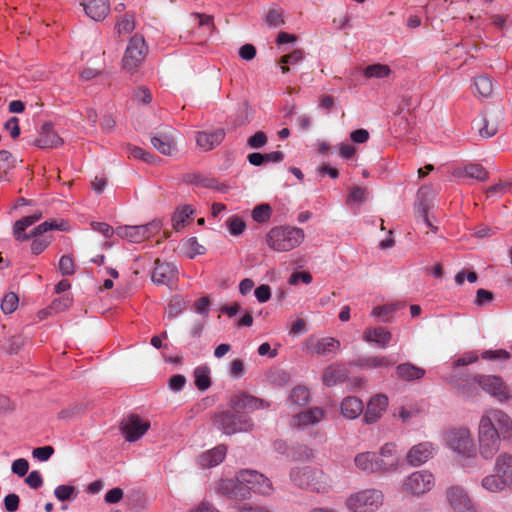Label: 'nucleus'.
I'll list each match as a JSON object with an SVG mask.
<instances>
[{
	"instance_id": "36",
	"label": "nucleus",
	"mask_w": 512,
	"mask_h": 512,
	"mask_svg": "<svg viewBox=\"0 0 512 512\" xmlns=\"http://www.w3.org/2000/svg\"><path fill=\"white\" fill-rule=\"evenodd\" d=\"M481 486L488 492L499 493L511 486V484L495 473L485 476L481 481Z\"/></svg>"
},
{
	"instance_id": "52",
	"label": "nucleus",
	"mask_w": 512,
	"mask_h": 512,
	"mask_svg": "<svg viewBox=\"0 0 512 512\" xmlns=\"http://www.w3.org/2000/svg\"><path fill=\"white\" fill-rule=\"evenodd\" d=\"M396 310L394 305H383L374 307L372 316L379 317L383 322H389L391 314Z\"/></svg>"
},
{
	"instance_id": "34",
	"label": "nucleus",
	"mask_w": 512,
	"mask_h": 512,
	"mask_svg": "<svg viewBox=\"0 0 512 512\" xmlns=\"http://www.w3.org/2000/svg\"><path fill=\"white\" fill-rule=\"evenodd\" d=\"M347 377L348 370L344 366L331 365L326 369L323 375V383L326 386L331 387L345 382Z\"/></svg>"
},
{
	"instance_id": "55",
	"label": "nucleus",
	"mask_w": 512,
	"mask_h": 512,
	"mask_svg": "<svg viewBox=\"0 0 512 512\" xmlns=\"http://www.w3.org/2000/svg\"><path fill=\"white\" fill-rule=\"evenodd\" d=\"M14 167L13 155L7 150L0 151V175L7 173Z\"/></svg>"
},
{
	"instance_id": "25",
	"label": "nucleus",
	"mask_w": 512,
	"mask_h": 512,
	"mask_svg": "<svg viewBox=\"0 0 512 512\" xmlns=\"http://www.w3.org/2000/svg\"><path fill=\"white\" fill-rule=\"evenodd\" d=\"M42 218V212L36 211L31 215L25 216L18 221L15 222L14 228H13V234L16 240L18 241H26L32 238V231L27 234L24 231L39 221Z\"/></svg>"
},
{
	"instance_id": "6",
	"label": "nucleus",
	"mask_w": 512,
	"mask_h": 512,
	"mask_svg": "<svg viewBox=\"0 0 512 512\" xmlns=\"http://www.w3.org/2000/svg\"><path fill=\"white\" fill-rule=\"evenodd\" d=\"M444 445L463 457H470L473 452V443L468 428H452L443 434Z\"/></svg>"
},
{
	"instance_id": "42",
	"label": "nucleus",
	"mask_w": 512,
	"mask_h": 512,
	"mask_svg": "<svg viewBox=\"0 0 512 512\" xmlns=\"http://www.w3.org/2000/svg\"><path fill=\"white\" fill-rule=\"evenodd\" d=\"M195 386L200 391L207 390L211 385L210 370L206 366H199L194 370Z\"/></svg>"
},
{
	"instance_id": "37",
	"label": "nucleus",
	"mask_w": 512,
	"mask_h": 512,
	"mask_svg": "<svg viewBox=\"0 0 512 512\" xmlns=\"http://www.w3.org/2000/svg\"><path fill=\"white\" fill-rule=\"evenodd\" d=\"M456 177H469L479 181H485L488 178V173L481 164H469L463 169H457L454 172Z\"/></svg>"
},
{
	"instance_id": "32",
	"label": "nucleus",
	"mask_w": 512,
	"mask_h": 512,
	"mask_svg": "<svg viewBox=\"0 0 512 512\" xmlns=\"http://www.w3.org/2000/svg\"><path fill=\"white\" fill-rule=\"evenodd\" d=\"M151 144L161 154L171 156L176 151V144L172 135L157 133L151 137Z\"/></svg>"
},
{
	"instance_id": "22",
	"label": "nucleus",
	"mask_w": 512,
	"mask_h": 512,
	"mask_svg": "<svg viewBox=\"0 0 512 512\" xmlns=\"http://www.w3.org/2000/svg\"><path fill=\"white\" fill-rule=\"evenodd\" d=\"M62 143V139L55 133L51 122H45L42 125L40 135L34 142L35 146L41 149L58 147Z\"/></svg>"
},
{
	"instance_id": "51",
	"label": "nucleus",
	"mask_w": 512,
	"mask_h": 512,
	"mask_svg": "<svg viewBox=\"0 0 512 512\" xmlns=\"http://www.w3.org/2000/svg\"><path fill=\"white\" fill-rule=\"evenodd\" d=\"M18 301H19L18 296L15 293L10 292V293L6 294L1 301V309H2L3 313H5V314L13 313L18 306Z\"/></svg>"
},
{
	"instance_id": "10",
	"label": "nucleus",
	"mask_w": 512,
	"mask_h": 512,
	"mask_svg": "<svg viewBox=\"0 0 512 512\" xmlns=\"http://www.w3.org/2000/svg\"><path fill=\"white\" fill-rule=\"evenodd\" d=\"M434 476L428 470L411 473L403 482V490L412 495H423L434 487Z\"/></svg>"
},
{
	"instance_id": "43",
	"label": "nucleus",
	"mask_w": 512,
	"mask_h": 512,
	"mask_svg": "<svg viewBox=\"0 0 512 512\" xmlns=\"http://www.w3.org/2000/svg\"><path fill=\"white\" fill-rule=\"evenodd\" d=\"M474 89L480 97L487 98L493 91L491 78L486 75H480L474 79Z\"/></svg>"
},
{
	"instance_id": "17",
	"label": "nucleus",
	"mask_w": 512,
	"mask_h": 512,
	"mask_svg": "<svg viewBox=\"0 0 512 512\" xmlns=\"http://www.w3.org/2000/svg\"><path fill=\"white\" fill-rule=\"evenodd\" d=\"M389 400L384 394H377L373 396L366 407L363 414V423L371 425L376 423L381 417L383 412L387 409Z\"/></svg>"
},
{
	"instance_id": "59",
	"label": "nucleus",
	"mask_w": 512,
	"mask_h": 512,
	"mask_svg": "<svg viewBox=\"0 0 512 512\" xmlns=\"http://www.w3.org/2000/svg\"><path fill=\"white\" fill-rule=\"evenodd\" d=\"M185 308L184 301L179 297H174L168 305L167 314L170 318L179 315Z\"/></svg>"
},
{
	"instance_id": "11",
	"label": "nucleus",
	"mask_w": 512,
	"mask_h": 512,
	"mask_svg": "<svg viewBox=\"0 0 512 512\" xmlns=\"http://www.w3.org/2000/svg\"><path fill=\"white\" fill-rule=\"evenodd\" d=\"M150 423L138 415L131 414L121 422V432L128 442L139 440L149 429Z\"/></svg>"
},
{
	"instance_id": "15",
	"label": "nucleus",
	"mask_w": 512,
	"mask_h": 512,
	"mask_svg": "<svg viewBox=\"0 0 512 512\" xmlns=\"http://www.w3.org/2000/svg\"><path fill=\"white\" fill-rule=\"evenodd\" d=\"M178 269L173 263L155 261V267L152 271L151 279L156 285H166L172 288L177 278Z\"/></svg>"
},
{
	"instance_id": "56",
	"label": "nucleus",
	"mask_w": 512,
	"mask_h": 512,
	"mask_svg": "<svg viewBox=\"0 0 512 512\" xmlns=\"http://www.w3.org/2000/svg\"><path fill=\"white\" fill-rule=\"evenodd\" d=\"M366 190L360 186H353L347 198L348 203L361 204L366 200Z\"/></svg>"
},
{
	"instance_id": "19",
	"label": "nucleus",
	"mask_w": 512,
	"mask_h": 512,
	"mask_svg": "<svg viewBox=\"0 0 512 512\" xmlns=\"http://www.w3.org/2000/svg\"><path fill=\"white\" fill-rule=\"evenodd\" d=\"M480 389L495 397L500 402H506L507 397L505 394V384L502 379L494 375H480Z\"/></svg>"
},
{
	"instance_id": "8",
	"label": "nucleus",
	"mask_w": 512,
	"mask_h": 512,
	"mask_svg": "<svg viewBox=\"0 0 512 512\" xmlns=\"http://www.w3.org/2000/svg\"><path fill=\"white\" fill-rule=\"evenodd\" d=\"M237 481L240 485H243V492L246 493V496L249 495L250 491L261 495H269L273 490L271 481L255 470H241L237 473Z\"/></svg>"
},
{
	"instance_id": "63",
	"label": "nucleus",
	"mask_w": 512,
	"mask_h": 512,
	"mask_svg": "<svg viewBox=\"0 0 512 512\" xmlns=\"http://www.w3.org/2000/svg\"><path fill=\"white\" fill-rule=\"evenodd\" d=\"M72 304V299L65 295L61 298L53 300L51 303L50 309L53 310L55 313L62 312L66 309H68Z\"/></svg>"
},
{
	"instance_id": "30",
	"label": "nucleus",
	"mask_w": 512,
	"mask_h": 512,
	"mask_svg": "<svg viewBox=\"0 0 512 512\" xmlns=\"http://www.w3.org/2000/svg\"><path fill=\"white\" fill-rule=\"evenodd\" d=\"M494 472L512 485V455L500 453L495 460Z\"/></svg>"
},
{
	"instance_id": "5",
	"label": "nucleus",
	"mask_w": 512,
	"mask_h": 512,
	"mask_svg": "<svg viewBox=\"0 0 512 512\" xmlns=\"http://www.w3.org/2000/svg\"><path fill=\"white\" fill-rule=\"evenodd\" d=\"M384 495L381 490L370 488L350 495L346 507L352 512H374L382 504Z\"/></svg>"
},
{
	"instance_id": "29",
	"label": "nucleus",
	"mask_w": 512,
	"mask_h": 512,
	"mask_svg": "<svg viewBox=\"0 0 512 512\" xmlns=\"http://www.w3.org/2000/svg\"><path fill=\"white\" fill-rule=\"evenodd\" d=\"M425 370L410 362L401 363L396 366V377L403 381L412 382L425 376Z\"/></svg>"
},
{
	"instance_id": "14",
	"label": "nucleus",
	"mask_w": 512,
	"mask_h": 512,
	"mask_svg": "<svg viewBox=\"0 0 512 512\" xmlns=\"http://www.w3.org/2000/svg\"><path fill=\"white\" fill-rule=\"evenodd\" d=\"M436 451L437 446L430 441L418 443L407 452V463L413 467L421 466L431 459Z\"/></svg>"
},
{
	"instance_id": "58",
	"label": "nucleus",
	"mask_w": 512,
	"mask_h": 512,
	"mask_svg": "<svg viewBox=\"0 0 512 512\" xmlns=\"http://www.w3.org/2000/svg\"><path fill=\"white\" fill-rule=\"evenodd\" d=\"M479 358V355L476 351H468L462 354L459 358H457L453 365L455 368L466 366L472 363H475Z\"/></svg>"
},
{
	"instance_id": "28",
	"label": "nucleus",
	"mask_w": 512,
	"mask_h": 512,
	"mask_svg": "<svg viewBox=\"0 0 512 512\" xmlns=\"http://www.w3.org/2000/svg\"><path fill=\"white\" fill-rule=\"evenodd\" d=\"M227 448L225 445H218L217 447L206 451L198 458L199 465L202 468H211L219 465L225 458Z\"/></svg>"
},
{
	"instance_id": "61",
	"label": "nucleus",
	"mask_w": 512,
	"mask_h": 512,
	"mask_svg": "<svg viewBox=\"0 0 512 512\" xmlns=\"http://www.w3.org/2000/svg\"><path fill=\"white\" fill-rule=\"evenodd\" d=\"M29 470V463L24 458H19L13 461L11 466L12 473L16 474L19 477H23L27 474Z\"/></svg>"
},
{
	"instance_id": "49",
	"label": "nucleus",
	"mask_w": 512,
	"mask_h": 512,
	"mask_svg": "<svg viewBox=\"0 0 512 512\" xmlns=\"http://www.w3.org/2000/svg\"><path fill=\"white\" fill-rule=\"evenodd\" d=\"M304 58L303 51L300 49H296L292 51L290 54L284 55L281 58V63L284 64V66L281 67V70L283 73H287L289 71V68L286 65H294L299 62H301Z\"/></svg>"
},
{
	"instance_id": "3",
	"label": "nucleus",
	"mask_w": 512,
	"mask_h": 512,
	"mask_svg": "<svg viewBox=\"0 0 512 512\" xmlns=\"http://www.w3.org/2000/svg\"><path fill=\"white\" fill-rule=\"evenodd\" d=\"M291 482L300 489L316 493L328 492L330 485L322 470L312 466H295L289 473Z\"/></svg>"
},
{
	"instance_id": "21",
	"label": "nucleus",
	"mask_w": 512,
	"mask_h": 512,
	"mask_svg": "<svg viewBox=\"0 0 512 512\" xmlns=\"http://www.w3.org/2000/svg\"><path fill=\"white\" fill-rule=\"evenodd\" d=\"M81 5L86 15L95 21L105 19L110 11L109 0H82Z\"/></svg>"
},
{
	"instance_id": "4",
	"label": "nucleus",
	"mask_w": 512,
	"mask_h": 512,
	"mask_svg": "<svg viewBox=\"0 0 512 512\" xmlns=\"http://www.w3.org/2000/svg\"><path fill=\"white\" fill-rule=\"evenodd\" d=\"M218 428L226 435L249 432L253 429L252 419L238 410H226L216 415Z\"/></svg>"
},
{
	"instance_id": "60",
	"label": "nucleus",
	"mask_w": 512,
	"mask_h": 512,
	"mask_svg": "<svg viewBox=\"0 0 512 512\" xmlns=\"http://www.w3.org/2000/svg\"><path fill=\"white\" fill-rule=\"evenodd\" d=\"M24 340L21 335L10 337L5 345V349L9 354H16L22 348Z\"/></svg>"
},
{
	"instance_id": "64",
	"label": "nucleus",
	"mask_w": 512,
	"mask_h": 512,
	"mask_svg": "<svg viewBox=\"0 0 512 512\" xmlns=\"http://www.w3.org/2000/svg\"><path fill=\"white\" fill-rule=\"evenodd\" d=\"M266 22L270 27H273V28H278L284 24L282 14L277 9H271L268 12V14L266 16Z\"/></svg>"
},
{
	"instance_id": "26",
	"label": "nucleus",
	"mask_w": 512,
	"mask_h": 512,
	"mask_svg": "<svg viewBox=\"0 0 512 512\" xmlns=\"http://www.w3.org/2000/svg\"><path fill=\"white\" fill-rule=\"evenodd\" d=\"M364 411V404L356 396L345 397L340 404V413L349 420L358 418Z\"/></svg>"
},
{
	"instance_id": "53",
	"label": "nucleus",
	"mask_w": 512,
	"mask_h": 512,
	"mask_svg": "<svg viewBox=\"0 0 512 512\" xmlns=\"http://www.w3.org/2000/svg\"><path fill=\"white\" fill-rule=\"evenodd\" d=\"M186 245L189 248V252H187V256L190 259H193L195 256L202 255L206 252V248L203 245L199 244L196 237H190L187 240Z\"/></svg>"
},
{
	"instance_id": "23",
	"label": "nucleus",
	"mask_w": 512,
	"mask_h": 512,
	"mask_svg": "<svg viewBox=\"0 0 512 512\" xmlns=\"http://www.w3.org/2000/svg\"><path fill=\"white\" fill-rule=\"evenodd\" d=\"M355 466L366 474L382 471L379 456L375 452H362L355 456Z\"/></svg>"
},
{
	"instance_id": "18",
	"label": "nucleus",
	"mask_w": 512,
	"mask_h": 512,
	"mask_svg": "<svg viewBox=\"0 0 512 512\" xmlns=\"http://www.w3.org/2000/svg\"><path fill=\"white\" fill-rule=\"evenodd\" d=\"M225 130L217 128L211 131H198L195 135L197 146L202 151H210L220 145L225 138Z\"/></svg>"
},
{
	"instance_id": "41",
	"label": "nucleus",
	"mask_w": 512,
	"mask_h": 512,
	"mask_svg": "<svg viewBox=\"0 0 512 512\" xmlns=\"http://www.w3.org/2000/svg\"><path fill=\"white\" fill-rule=\"evenodd\" d=\"M218 489L222 494L246 498V493L243 492V485H240L237 479L235 481L228 479L221 480Z\"/></svg>"
},
{
	"instance_id": "27",
	"label": "nucleus",
	"mask_w": 512,
	"mask_h": 512,
	"mask_svg": "<svg viewBox=\"0 0 512 512\" xmlns=\"http://www.w3.org/2000/svg\"><path fill=\"white\" fill-rule=\"evenodd\" d=\"M396 445L393 443H386L380 449L378 454L379 463L382 471H392L398 466Z\"/></svg>"
},
{
	"instance_id": "31",
	"label": "nucleus",
	"mask_w": 512,
	"mask_h": 512,
	"mask_svg": "<svg viewBox=\"0 0 512 512\" xmlns=\"http://www.w3.org/2000/svg\"><path fill=\"white\" fill-rule=\"evenodd\" d=\"M396 363L389 356H368L364 358H360L357 361V365L361 369L369 370V369H388L392 367Z\"/></svg>"
},
{
	"instance_id": "9",
	"label": "nucleus",
	"mask_w": 512,
	"mask_h": 512,
	"mask_svg": "<svg viewBox=\"0 0 512 512\" xmlns=\"http://www.w3.org/2000/svg\"><path fill=\"white\" fill-rule=\"evenodd\" d=\"M504 111L500 105L488 106L479 119L473 121L478 129L479 135L483 138H490L498 131L500 121L503 119Z\"/></svg>"
},
{
	"instance_id": "2",
	"label": "nucleus",
	"mask_w": 512,
	"mask_h": 512,
	"mask_svg": "<svg viewBox=\"0 0 512 512\" xmlns=\"http://www.w3.org/2000/svg\"><path fill=\"white\" fill-rule=\"evenodd\" d=\"M303 229L293 226H276L265 236L268 247L276 252H288L297 248L304 240Z\"/></svg>"
},
{
	"instance_id": "35",
	"label": "nucleus",
	"mask_w": 512,
	"mask_h": 512,
	"mask_svg": "<svg viewBox=\"0 0 512 512\" xmlns=\"http://www.w3.org/2000/svg\"><path fill=\"white\" fill-rule=\"evenodd\" d=\"M308 348L312 353L324 356L336 352L340 348V342L333 337H323Z\"/></svg>"
},
{
	"instance_id": "39",
	"label": "nucleus",
	"mask_w": 512,
	"mask_h": 512,
	"mask_svg": "<svg viewBox=\"0 0 512 512\" xmlns=\"http://www.w3.org/2000/svg\"><path fill=\"white\" fill-rule=\"evenodd\" d=\"M51 230L67 231V223L63 220L44 221L32 230V237H38Z\"/></svg>"
},
{
	"instance_id": "45",
	"label": "nucleus",
	"mask_w": 512,
	"mask_h": 512,
	"mask_svg": "<svg viewBox=\"0 0 512 512\" xmlns=\"http://www.w3.org/2000/svg\"><path fill=\"white\" fill-rule=\"evenodd\" d=\"M192 214L193 209L190 205L178 208L172 216V226L178 230Z\"/></svg>"
},
{
	"instance_id": "47",
	"label": "nucleus",
	"mask_w": 512,
	"mask_h": 512,
	"mask_svg": "<svg viewBox=\"0 0 512 512\" xmlns=\"http://www.w3.org/2000/svg\"><path fill=\"white\" fill-rule=\"evenodd\" d=\"M54 496L57 500L64 502L75 499L77 497V492L75 487L72 485H58L54 489Z\"/></svg>"
},
{
	"instance_id": "44",
	"label": "nucleus",
	"mask_w": 512,
	"mask_h": 512,
	"mask_svg": "<svg viewBox=\"0 0 512 512\" xmlns=\"http://www.w3.org/2000/svg\"><path fill=\"white\" fill-rule=\"evenodd\" d=\"M272 208L269 204L263 203L255 206L251 212L252 219L257 223H266L270 220Z\"/></svg>"
},
{
	"instance_id": "40",
	"label": "nucleus",
	"mask_w": 512,
	"mask_h": 512,
	"mask_svg": "<svg viewBox=\"0 0 512 512\" xmlns=\"http://www.w3.org/2000/svg\"><path fill=\"white\" fill-rule=\"evenodd\" d=\"M310 397V392L307 387L298 385L294 387L289 395L288 404L290 406L301 407L304 406Z\"/></svg>"
},
{
	"instance_id": "16",
	"label": "nucleus",
	"mask_w": 512,
	"mask_h": 512,
	"mask_svg": "<svg viewBox=\"0 0 512 512\" xmlns=\"http://www.w3.org/2000/svg\"><path fill=\"white\" fill-rule=\"evenodd\" d=\"M231 404L233 409L240 412H249L269 407V403L246 392H240L232 396Z\"/></svg>"
},
{
	"instance_id": "24",
	"label": "nucleus",
	"mask_w": 512,
	"mask_h": 512,
	"mask_svg": "<svg viewBox=\"0 0 512 512\" xmlns=\"http://www.w3.org/2000/svg\"><path fill=\"white\" fill-rule=\"evenodd\" d=\"M363 339L368 343H374L378 347L385 349L392 339V334L384 327H368L363 333Z\"/></svg>"
},
{
	"instance_id": "12",
	"label": "nucleus",
	"mask_w": 512,
	"mask_h": 512,
	"mask_svg": "<svg viewBox=\"0 0 512 512\" xmlns=\"http://www.w3.org/2000/svg\"><path fill=\"white\" fill-rule=\"evenodd\" d=\"M446 497L454 512H478L467 492L460 486L449 487Z\"/></svg>"
},
{
	"instance_id": "50",
	"label": "nucleus",
	"mask_w": 512,
	"mask_h": 512,
	"mask_svg": "<svg viewBox=\"0 0 512 512\" xmlns=\"http://www.w3.org/2000/svg\"><path fill=\"white\" fill-rule=\"evenodd\" d=\"M135 29L134 17L130 14H125L123 18L116 23L115 30L118 34H129Z\"/></svg>"
},
{
	"instance_id": "54",
	"label": "nucleus",
	"mask_w": 512,
	"mask_h": 512,
	"mask_svg": "<svg viewBox=\"0 0 512 512\" xmlns=\"http://www.w3.org/2000/svg\"><path fill=\"white\" fill-rule=\"evenodd\" d=\"M481 357L485 360L495 361V360H507L510 358V353L504 349L498 350H485L482 352Z\"/></svg>"
},
{
	"instance_id": "20",
	"label": "nucleus",
	"mask_w": 512,
	"mask_h": 512,
	"mask_svg": "<svg viewBox=\"0 0 512 512\" xmlns=\"http://www.w3.org/2000/svg\"><path fill=\"white\" fill-rule=\"evenodd\" d=\"M323 416L324 412L321 408H310L294 415L291 419V425L298 429L305 430L319 423Z\"/></svg>"
},
{
	"instance_id": "48",
	"label": "nucleus",
	"mask_w": 512,
	"mask_h": 512,
	"mask_svg": "<svg viewBox=\"0 0 512 512\" xmlns=\"http://www.w3.org/2000/svg\"><path fill=\"white\" fill-rule=\"evenodd\" d=\"M229 233L233 236L242 234L246 229L245 221L237 215L230 216L226 221Z\"/></svg>"
},
{
	"instance_id": "7",
	"label": "nucleus",
	"mask_w": 512,
	"mask_h": 512,
	"mask_svg": "<svg viewBox=\"0 0 512 512\" xmlns=\"http://www.w3.org/2000/svg\"><path fill=\"white\" fill-rule=\"evenodd\" d=\"M148 54V46L143 36L135 34L129 39L123 59L122 67L126 71L134 72L144 62Z\"/></svg>"
},
{
	"instance_id": "38",
	"label": "nucleus",
	"mask_w": 512,
	"mask_h": 512,
	"mask_svg": "<svg viewBox=\"0 0 512 512\" xmlns=\"http://www.w3.org/2000/svg\"><path fill=\"white\" fill-rule=\"evenodd\" d=\"M184 181L189 184H193V185H197V186H201V187L209 188V189L216 188L218 190H223V187H224V186L219 187L217 185V181L214 178L206 177L200 173L186 174L184 177Z\"/></svg>"
},
{
	"instance_id": "62",
	"label": "nucleus",
	"mask_w": 512,
	"mask_h": 512,
	"mask_svg": "<svg viewBox=\"0 0 512 512\" xmlns=\"http://www.w3.org/2000/svg\"><path fill=\"white\" fill-rule=\"evenodd\" d=\"M53 453L54 448L52 446L37 447L32 451L33 457L41 462L47 461Z\"/></svg>"
},
{
	"instance_id": "13",
	"label": "nucleus",
	"mask_w": 512,
	"mask_h": 512,
	"mask_svg": "<svg viewBox=\"0 0 512 512\" xmlns=\"http://www.w3.org/2000/svg\"><path fill=\"white\" fill-rule=\"evenodd\" d=\"M478 378H480V375L453 374L450 377V383L457 388L463 397L473 398L480 389Z\"/></svg>"
},
{
	"instance_id": "33",
	"label": "nucleus",
	"mask_w": 512,
	"mask_h": 512,
	"mask_svg": "<svg viewBox=\"0 0 512 512\" xmlns=\"http://www.w3.org/2000/svg\"><path fill=\"white\" fill-rule=\"evenodd\" d=\"M115 233L130 243H141L145 240V229L142 225L119 226L115 229Z\"/></svg>"
},
{
	"instance_id": "57",
	"label": "nucleus",
	"mask_w": 512,
	"mask_h": 512,
	"mask_svg": "<svg viewBox=\"0 0 512 512\" xmlns=\"http://www.w3.org/2000/svg\"><path fill=\"white\" fill-rule=\"evenodd\" d=\"M267 143V136L264 132L258 131L248 138L247 145L252 149H260Z\"/></svg>"
},
{
	"instance_id": "46",
	"label": "nucleus",
	"mask_w": 512,
	"mask_h": 512,
	"mask_svg": "<svg viewBox=\"0 0 512 512\" xmlns=\"http://www.w3.org/2000/svg\"><path fill=\"white\" fill-rule=\"evenodd\" d=\"M391 70L384 64H372L365 68L364 76L367 78H385L389 76Z\"/></svg>"
},
{
	"instance_id": "1",
	"label": "nucleus",
	"mask_w": 512,
	"mask_h": 512,
	"mask_svg": "<svg viewBox=\"0 0 512 512\" xmlns=\"http://www.w3.org/2000/svg\"><path fill=\"white\" fill-rule=\"evenodd\" d=\"M502 440H512V418L500 409H491L479 421V455L485 460H492L499 452Z\"/></svg>"
}]
</instances>
